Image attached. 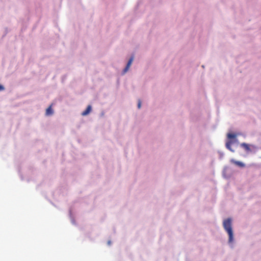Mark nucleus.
I'll list each match as a JSON object with an SVG mask.
<instances>
[{"mask_svg":"<svg viewBox=\"0 0 261 261\" xmlns=\"http://www.w3.org/2000/svg\"><path fill=\"white\" fill-rule=\"evenodd\" d=\"M133 60H134V57L132 56L129 59V60L128 61V63H127L125 68L124 69V70H123L124 73H125L127 71V70L129 68V67H130V65H131Z\"/></svg>","mask_w":261,"mask_h":261,"instance_id":"f03ea898","label":"nucleus"},{"mask_svg":"<svg viewBox=\"0 0 261 261\" xmlns=\"http://www.w3.org/2000/svg\"><path fill=\"white\" fill-rule=\"evenodd\" d=\"M237 135L234 134L229 133L227 134V138L229 139H234L236 138Z\"/></svg>","mask_w":261,"mask_h":261,"instance_id":"6e6552de","label":"nucleus"},{"mask_svg":"<svg viewBox=\"0 0 261 261\" xmlns=\"http://www.w3.org/2000/svg\"><path fill=\"white\" fill-rule=\"evenodd\" d=\"M141 100H139L138 101V107L139 109H140L141 108Z\"/></svg>","mask_w":261,"mask_h":261,"instance_id":"1a4fd4ad","label":"nucleus"},{"mask_svg":"<svg viewBox=\"0 0 261 261\" xmlns=\"http://www.w3.org/2000/svg\"><path fill=\"white\" fill-rule=\"evenodd\" d=\"M232 143H233V142L231 140L227 141L226 143V147L228 149H229L231 152H234V150H233L231 147V146Z\"/></svg>","mask_w":261,"mask_h":261,"instance_id":"39448f33","label":"nucleus"},{"mask_svg":"<svg viewBox=\"0 0 261 261\" xmlns=\"http://www.w3.org/2000/svg\"><path fill=\"white\" fill-rule=\"evenodd\" d=\"M241 146L243 147L247 151L250 150L249 145L247 143H243L241 144Z\"/></svg>","mask_w":261,"mask_h":261,"instance_id":"0eeeda50","label":"nucleus"},{"mask_svg":"<svg viewBox=\"0 0 261 261\" xmlns=\"http://www.w3.org/2000/svg\"><path fill=\"white\" fill-rule=\"evenodd\" d=\"M4 89V87L0 85V91L3 90Z\"/></svg>","mask_w":261,"mask_h":261,"instance_id":"9d476101","label":"nucleus"},{"mask_svg":"<svg viewBox=\"0 0 261 261\" xmlns=\"http://www.w3.org/2000/svg\"><path fill=\"white\" fill-rule=\"evenodd\" d=\"M91 111V106H88L87 109L82 112V115L83 116H86L90 113Z\"/></svg>","mask_w":261,"mask_h":261,"instance_id":"20e7f679","label":"nucleus"},{"mask_svg":"<svg viewBox=\"0 0 261 261\" xmlns=\"http://www.w3.org/2000/svg\"><path fill=\"white\" fill-rule=\"evenodd\" d=\"M223 226L225 230V231L227 232L229 239V243H232L233 241V231L232 229V220L231 218H227L224 220L223 222Z\"/></svg>","mask_w":261,"mask_h":261,"instance_id":"f257e3e1","label":"nucleus"},{"mask_svg":"<svg viewBox=\"0 0 261 261\" xmlns=\"http://www.w3.org/2000/svg\"><path fill=\"white\" fill-rule=\"evenodd\" d=\"M53 114V110L51 109V106H50L46 110V115H51Z\"/></svg>","mask_w":261,"mask_h":261,"instance_id":"423d86ee","label":"nucleus"},{"mask_svg":"<svg viewBox=\"0 0 261 261\" xmlns=\"http://www.w3.org/2000/svg\"><path fill=\"white\" fill-rule=\"evenodd\" d=\"M230 162L231 163H233V164H235L236 165L239 166L240 167H242V168L244 167L245 166V164L244 163H243L242 162L236 161L234 159H231Z\"/></svg>","mask_w":261,"mask_h":261,"instance_id":"7ed1b4c3","label":"nucleus"}]
</instances>
